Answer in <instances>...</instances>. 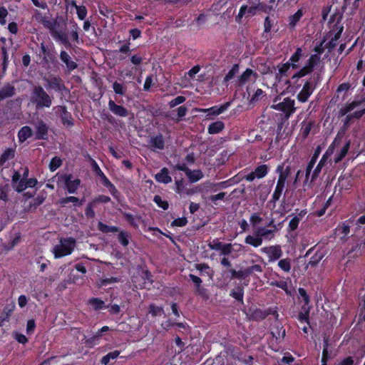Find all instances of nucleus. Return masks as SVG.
<instances>
[{
    "instance_id": "nucleus-1",
    "label": "nucleus",
    "mask_w": 365,
    "mask_h": 365,
    "mask_svg": "<svg viewBox=\"0 0 365 365\" xmlns=\"http://www.w3.org/2000/svg\"><path fill=\"white\" fill-rule=\"evenodd\" d=\"M30 101L31 103L35 104L37 108L43 107L49 108L52 103L51 98L41 86H35L34 88Z\"/></svg>"
},
{
    "instance_id": "nucleus-2",
    "label": "nucleus",
    "mask_w": 365,
    "mask_h": 365,
    "mask_svg": "<svg viewBox=\"0 0 365 365\" xmlns=\"http://www.w3.org/2000/svg\"><path fill=\"white\" fill-rule=\"evenodd\" d=\"M75 245L76 240L72 237L61 239L59 243L53 247L54 257L61 258L71 255Z\"/></svg>"
},
{
    "instance_id": "nucleus-3",
    "label": "nucleus",
    "mask_w": 365,
    "mask_h": 365,
    "mask_svg": "<svg viewBox=\"0 0 365 365\" xmlns=\"http://www.w3.org/2000/svg\"><path fill=\"white\" fill-rule=\"evenodd\" d=\"M277 172L279 173V178L272 195V200L274 202L279 200L283 192L286 180L290 174V168L287 166L284 168L283 165H280L277 166Z\"/></svg>"
},
{
    "instance_id": "nucleus-4",
    "label": "nucleus",
    "mask_w": 365,
    "mask_h": 365,
    "mask_svg": "<svg viewBox=\"0 0 365 365\" xmlns=\"http://www.w3.org/2000/svg\"><path fill=\"white\" fill-rule=\"evenodd\" d=\"M350 142H342V138L337 136L335 138L331 145L329 147H334L332 160L335 163L340 162L347 154L349 149Z\"/></svg>"
},
{
    "instance_id": "nucleus-5",
    "label": "nucleus",
    "mask_w": 365,
    "mask_h": 365,
    "mask_svg": "<svg viewBox=\"0 0 365 365\" xmlns=\"http://www.w3.org/2000/svg\"><path fill=\"white\" fill-rule=\"evenodd\" d=\"M258 74L250 68H247L235 81L237 87H242L245 85H250L254 83L257 78Z\"/></svg>"
},
{
    "instance_id": "nucleus-6",
    "label": "nucleus",
    "mask_w": 365,
    "mask_h": 365,
    "mask_svg": "<svg viewBox=\"0 0 365 365\" xmlns=\"http://www.w3.org/2000/svg\"><path fill=\"white\" fill-rule=\"evenodd\" d=\"M319 56L317 54L312 55L307 64L301 68L297 73H296L294 75H293L292 78H302L309 73H310L314 66L318 63L319 61Z\"/></svg>"
},
{
    "instance_id": "nucleus-7",
    "label": "nucleus",
    "mask_w": 365,
    "mask_h": 365,
    "mask_svg": "<svg viewBox=\"0 0 365 365\" xmlns=\"http://www.w3.org/2000/svg\"><path fill=\"white\" fill-rule=\"evenodd\" d=\"M272 108L274 110L282 111L288 118L295 111L294 101L286 98L282 102L272 105Z\"/></svg>"
},
{
    "instance_id": "nucleus-8",
    "label": "nucleus",
    "mask_w": 365,
    "mask_h": 365,
    "mask_svg": "<svg viewBox=\"0 0 365 365\" xmlns=\"http://www.w3.org/2000/svg\"><path fill=\"white\" fill-rule=\"evenodd\" d=\"M261 251L267 255L269 262L277 261L282 255V250L280 245L264 247L261 249Z\"/></svg>"
},
{
    "instance_id": "nucleus-9",
    "label": "nucleus",
    "mask_w": 365,
    "mask_h": 365,
    "mask_svg": "<svg viewBox=\"0 0 365 365\" xmlns=\"http://www.w3.org/2000/svg\"><path fill=\"white\" fill-rule=\"evenodd\" d=\"M269 227L271 228H267L264 227H258L256 229V231L257 232V235H259L261 239L265 240H272L274 236V233L278 230V228L276 225L273 224V221H271L269 224Z\"/></svg>"
},
{
    "instance_id": "nucleus-10",
    "label": "nucleus",
    "mask_w": 365,
    "mask_h": 365,
    "mask_svg": "<svg viewBox=\"0 0 365 365\" xmlns=\"http://www.w3.org/2000/svg\"><path fill=\"white\" fill-rule=\"evenodd\" d=\"M211 250L220 251L221 254L227 255L232 252L231 244H222L219 240L215 239L210 242L208 245Z\"/></svg>"
},
{
    "instance_id": "nucleus-11",
    "label": "nucleus",
    "mask_w": 365,
    "mask_h": 365,
    "mask_svg": "<svg viewBox=\"0 0 365 365\" xmlns=\"http://www.w3.org/2000/svg\"><path fill=\"white\" fill-rule=\"evenodd\" d=\"M51 34L52 37L66 47L71 46L70 41L66 33L63 31L58 30L55 26H50Z\"/></svg>"
},
{
    "instance_id": "nucleus-12",
    "label": "nucleus",
    "mask_w": 365,
    "mask_h": 365,
    "mask_svg": "<svg viewBox=\"0 0 365 365\" xmlns=\"http://www.w3.org/2000/svg\"><path fill=\"white\" fill-rule=\"evenodd\" d=\"M63 178L67 191L71 194L76 193L81 183L80 180L73 179L71 175H65Z\"/></svg>"
},
{
    "instance_id": "nucleus-13",
    "label": "nucleus",
    "mask_w": 365,
    "mask_h": 365,
    "mask_svg": "<svg viewBox=\"0 0 365 365\" xmlns=\"http://www.w3.org/2000/svg\"><path fill=\"white\" fill-rule=\"evenodd\" d=\"M314 91V87L309 81H307L302 91L297 95V99L302 103L306 102Z\"/></svg>"
},
{
    "instance_id": "nucleus-14",
    "label": "nucleus",
    "mask_w": 365,
    "mask_h": 365,
    "mask_svg": "<svg viewBox=\"0 0 365 365\" xmlns=\"http://www.w3.org/2000/svg\"><path fill=\"white\" fill-rule=\"evenodd\" d=\"M229 102L221 105L220 106H212L209 108H201L198 110L201 113H207V115H218L225 112L230 106Z\"/></svg>"
},
{
    "instance_id": "nucleus-15",
    "label": "nucleus",
    "mask_w": 365,
    "mask_h": 365,
    "mask_svg": "<svg viewBox=\"0 0 365 365\" xmlns=\"http://www.w3.org/2000/svg\"><path fill=\"white\" fill-rule=\"evenodd\" d=\"M37 184V180L35 178L21 179L16 185H14V189L16 192H21L27 187H34Z\"/></svg>"
},
{
    "instance_id": "nucleus-16",
    "label": "nucleus",
    "mask_w": 365,
    "mask_h": 365,
    "mask_svg": "<svg viewBox=\"0 0 365 365\" xmlns=\"http://www.w3.org/2000/svg\"><path fill=\"white\" fill-rule=\"evenodd\" d=\"M108 108L110 110L116 115L126 117L128 115V111L126 108L115 104L112 100H110L108 102Z\"/></svg>"
},
{
    "instance_id": "nucleus-17",
    "label": "nucleus",
    "mask_w": 365,
    "mask_h": 365,
    "mask_svg": "<svg viewBox=\"0 0 365 365\" xmlns=\"http://www.w3.org/2000/svg\"><path fill=\"white\" fill-rule=\"evenodd\" d=\"M35 138L36 139H44L47 135L48 127L46 123L39 120L36 124Z\"/></svg>"
},
{
    "instance_id": "nucleus-18",
    "label": "nucleus",
    "mask_w": 365,
    "mask_h": 365,
    "mask_svg": "<svg viewBox=\"0 0 365 365\" xmlns=\"http://www.w3.org/2000/svg\"><path fill=\"white\" fill-rule=\"evenodd\" d=\"M157 182L163 184H168L172 182V178L169 175L168 170L166 168L161 169L160 173L155 175Z\"/></svg>"
},
{
    "instance_id": "nucleus-19",
    "label": "nucleus",
    "mask_w": 365,
    "mask_h": 365,
    "mask_svg": "<svg viewBox=\"0 0 365 365\" xmlns=\"http://www.w3.org/2000/svg\"><path fill=\"white\" fill-rule=\"evenodd\" d=\"M245 242L254 247H258L262 245L263 241L255 230L254 235H249L245 237Z\"/></svg>"
},
{
    "instance_id": "nucleus-20",
    "label": "nucleus",
    "mask_w": 365,
    "mask_h": 365,
    "mask_svg": "<svg viewBox=\"0 0 365 365\" xmlns=\"http://www.w3.org/2000/svg\"><path fill=\"white\" fill-rule=\"evenodd\" d=\"M15 88L13 85H5L0 89V101L13 96L15 94Z\"/></svg>"
},
{
    "instance_id": "nucleus-21",
    "label": "nucleus",
    "mask_w": 365,
    "mask_h": 365,
    "mask_svg": "<svg viewBox=\"0 0 365 365\" xmlns=\"http://www.w3.org/2000/svg\"><path fill=\"white\" fill-rule=\"evenodd\" d=\"M33 134V130L29 126L22 127L18 133V138L20 143H24Z\"/></svg>"
},
{
    "instance_id": "nucleus-22",
    "label": "nucleus",
    "mask_w": 365,
    "mask_h": 365,
    "mask_svg": "<svg viewBox=\"0 0 365 365\" xmlns=\"http://www.w3.org/2000/svg\"><path fill=\"white\" fill-rule=\"evenodd\" d=\"M61 60L66 65L68 69L72 71L77 67L76 63L71 59L70 56L64 51H62L60 53Z\"/></svg>"
},
{
    "instance_id": "nucleus-23",
    "label": "nucleus",
    "mask_w": 365,
    "mask_h": 365,
    "mask_svg": "<svg viewBox=\"0 0 365 365\" xmlns=\"http://www.w3.org/2000/svg\"><path fill=\"white\" fill-rule=\"evenodd\" d=\"M302 56V49L301 48H297L295 53L291 56L288 61L292 68L296 69L299 67V62Z\"/></svg>"
},
{
    "instance_id": "nucleus-24",
    "label": "nucleus",
    "mask_w": 365,
    "mask_h": 365,
    "mask_svg": "<svg viewBox=\"0 0 365 365\" xmlns=\"http://www.w3.org/2000/svg\"><path fill=\"white\" fill-rule=\"evenodd\" d=\"M361 103V101H354L350 103L346 104L344 106H342L339 110V114L341 115H345L348 113L351 112L354 109H355L356 107H358Z\"/></svg>"
},
{
    "instance_id": "nucleus-25",
    "label": "nucleus",
    "mask_w": 365,
    "mask_h": 365,
    "mask_svg": "<svg viewBox=\"0 0 365 365\" xmlns=\"http://www.w3.org/2000/svg\"><path fill=\"white\" fill-rule=\"evenodd\" d=\"M186 175L187 176L189 180L191 182H195L203 178V173L200 170H189L187 171Z\"/></svg>"
},
{
    "instance_id": "nucleus-26",
    "label": "nucleus",
    "mask_w": 365,
    "mask_h": 365,
    "mask_svg": "<svg viewBox=\"0 0 365 365\" xmlns=\"http://www.w3.org/2000/svg\"><path fill=\"white\" fill-rule=\"evenodd\" d=\"M314 125L313 121L304 120L302 123V128L300 129V134L304 138H306Z\"/></svg>"
},
{
    "instance_id": "nucleus-27",
    "label": "nucleus",
    "mask_w": 365,
    "mask_h": 365,
    "mask_svg": "<svg viewBox=\"0 0 365 365\" xmlns=\"http://www.w3.org/2000/svg\"><path fill=\"white\" fill-rule=\"evenodd\" d=\"M225 124L222 121H216L211 123L208 127V133L210 134H217L223 130Z\"/></svg>"
},
{
    "instance_id": "nucleus-28",
    "label": "nucleus",
    "mask_w": 365,
    "mask_h": 365,
    "mask_svg": "<svg viewBox=\"0 0 365 365\" xmlns=\"http://www.w3.org/2000/svg\"><path fill=\"white\" fill-rule=\"evenodd\" d=\"M350 227L348 225L342 224L336 229V235L341 239H344L349 234Z\"/></svg>"
},
{
    "instance_id": "nucleus-29",
    "label": "nucleus",
    "mask_w": 365,
    "mask_h": 365,
    "mask_svg": "<svg viewBox=\"0 0 365 365\" xmlns=\"http://www.w3.org/2000/svg\"><path fill=\"white\" fill-rule=\"evenodd\" d=\"M14 157V150L9 148L4 150L3 154L0 158V165H4L6 162L9 160H11Z\"/></svg>"
},
{
    "instance_id": "nucleus-30",
    "label": "nucleus",
    "mask_w": 365,
    "mask_h": 365,
    "mask_svg": "<svg viewBox=\"0 0 365 365\" xmlns=\"http://www.w3.org/2000/svg\"><path fill=\"white\" fill-rule=\"evenodd\" d=\"M278 267L284 272H289L292 267V260L289 258L282 259L278 262Z\"/></svg>"
},
{
    "instance_id": "nucleus-31",
    "label": "nucleus",
    "mask_w": 365,
    "mask_h": 365,
    "mask_svg": "<svg viewBox=\"0 0 365 365\" xmlns=\"http://www.w3.org/2000/svg\"><path fill=\"white\" fill-rule=\"evenodd\" d=\"M331 357H332V347L329 344L328 340L324 339V344L322 358L329 359Z\"/></svg>"
},
{
    "instance_id": "nucleus-32",
    "label": "nucleus",
    "mask_w": 365,
    "mask_h": 365,
    "mask_svg": "<svg viewBox=\"0 0 365 365\" xmlns=\"http://www.w3.org/2000/svg\"><path fill=\"white\" fill-rule=\"evenodd\" d=\"M268 170L269 169L267 165H261L255 170V175H256L257 178H262L267 175V174L268 173Z\"/></svg>"
},
{
    "instance_id": "nucleus-33",
    "label": "nucleus",
    "mask_w": 365,
    "mask_h": 365,
    "mask_svg": "<svg viewBox=\"0 0 365 365\" xmlns=\"http://www.w3.org/2000/svg\"><path fill=\"white\" fill-rule=\"evenodd\" d=\"M252 312L250 314V317L252 319L255 320L263 319L267 316V313L264 311H262L259 309H255L254 310H250Z\"/></svg>"
},
{
    "instance_id": "nucleus-34",
    "label": "nucleus",
    "mask_w": 365,
    "mask_h": 365,
    "mask_svg": "<svg viewBox=\"0 0 365 365\" xmlns=\"http://www.w3.org/2000/svg\"><path fill=\"white\" fill-rule=\"evenodd\" d=\"M238 71H239V65L238 64L233 65L232 67L231 68V69L226 74V76L224 78V81L227 82L230 80L232 79L235 76V75L238 73Z\"/></svg>"
},
{
    "instance_id": "nucleus-35",
    "label": "nucleus",
    "mask_w": 365,
    "mask_h": 365,
    "mask_svg": "<svg viewBox=\"0 0 365 365\" xmlns=\"http://www.w3.org/2000/svg\"><path fill=\"white\" fill-rule=\"evenodd\" d=\"M119 281H120V279L118 277H110V278L102 279H100L97 282V286L98 287H102L107 286V285L114 283V282H118Z\"/></svg>"
},
{
    "instance_id": "nucleus-36",
    "label": "nucleus",
    "mask_w": 365,
    "mask_h": 365,
    "mask_svg": "<svg viewBox=\"0 0 365 365\" xmlns=\"http://www.w3.org/2000/svg\"><path fill=\"white\" fill-rule=\"evenodd\" d=\"M303 16V12L302 9H299L294 15L289 17V25L292 27L295 26L297 23L299 21V19Z\"/></svg>"
},
{
    "instance_id": "nucleus-37",
    "label": "nucleus",
    "mask_w": 365,
    "mask_h": 365,
    "mask_svg": "<svg viewBox=\"0 0 365 365\" xmlns=\"http://www.w3.org/2000/svg\"><path fill=\"white\" fill-rule=\"evenodd\" d=\"M151 143L155 148L162 150L164 148V140L161 135L153 138Z\"/></svg>"
},
{
    "instance_id": "nucleus-38",
    "label": "nucleus",
    "mask_w": 365,
    "mask_h": 365,
    "mask_svg": "<svg viewBox=\"0 0 365 365\" xmlns=\"http://www.w3.org/2000/svg\"><path fill=\"white\" fill-rule=\"evenodd\" d=\"M78 29V24L75 22H73L72 26H71V31L70 33V36H71V39L77 43H79Z\"/></svg>"
},
{
    "instance_id": "nucleus-39",
    "label": "nucleus",
    "mask_w": 365,
    "mask_h": 365,
    "mask_svg": "<svg viewBox=\"0 0 365 365\" xmlns=\"http://www.w3.org/2000/svg\"><path fill=\"white\" fill-rule=\"evenodd\" d=\"M149 313L153 317L160 316L164 313L163 309L161 307H158L154 304H150L149 307Z\"/></svg>"
},
{
    "instance_id": "nucleus-40",
    "label": "nucleus",
    "mask_w": 365,
    "mask_h": 365,
    "mask_svg": "<svg viewBox=\"0 0 365 365\" xmlns=\"http://www.w3.org/2000/svg\"><path fill=\"white\" fill-rule=\"evenodd\" d=\"M73 5L75 6V8L76 9V14L78 15V17L81 20H83L86 15H87V9L84 6H78L73 3Z\"/></svg>"
},
{
    "instance_id": "nucleus-41",
    "label": "nucleus",
    "mask_w": 365,
    "mask_h": 365,
    "mask_svg": "<svg viewBox=\"0 0 365 365\" xmlns=\"http://www.w3.org/2000/svg\"><path fill=\"white\" fill-rule=\"evenodd\" d=\"M89 303L95 309H101L104 307L105 302L98 298H92L90 299Z\"/></svg>"
},
{
    "instance_id": "nucleus-42",
    "label": "nucleus",
    "mask_w": 365,
    "mask_h": 365,
    "mask_svg": "<svg viewBox=\"0 0 365 365\" xmlns=\"http://www.w3.org/2000/svg\"><path fill=\"white\" fill-rule=\"evenodd\" d=\"M62 164V160L58 157H54L51 159L49 164V169L51 171H55Z\"/></svg>"
},
{
    "instance_id": "nucleus-43",
    "label": "nucleus",
    "mask_w": 365,
    "mask_h": 365,
    "mask_svg": "<svg viewBox=\"0 0 365 365\" xmlns=\"http://www.w3.org/2000/svg\"><path fill=\"white\" fill-rule=\"evenodd\" d=\"M60 204L62 205H65L69 202H73L74 204H79L81 205L80 203V201H79V199L76 197H74V196H70V197H63V198H61L59 201Z\"/></svg>"
},
{
    "instance_id": "nucleus-44",
    "label": "nucleus",
    "mask_w": 365,
    "mask_h": 365,
    "mask_svg": "<svg viewBox=\"0 0 365 365\" xmlns=\"http://www.w3.org/2000/svg\"><path fill=\"white\" fill-rule=\"evenodd\" d=\"M324 256V252H317L310 259L309 264L312 265L317 264Z\"/></svg>"
},
{
    "instance_id": "nucleus-45",
    "label": "nucleus",
    "mask_w": 365,
    "mask_h": 365,
    "mask_svg": "<svg viewBox=\"0 0 365 365\" xmlns=\"http://www.w3.org/2000/svg\"><path fill=\"white\" fill-rule=\"evenodd\" d=\"M317 156H313L312 160L309 161L307 167V169H306V179H305V182H304V184L307 183V182L308 181V178H309V174H310V172L312 170V169L313 168L315 163H316V160H317Z\"/></svg>"
},
{
    "instance_id": "nucleus-46",
    "label": "nucleus",
    "mask_w": 365,
    "mask_h": 365,
    "mask_svg": "<svg viewBox=\"0 0 365 365\" xmlns=\"http://www.w3.org/2000/svg\"><path fill=\"white\" fill-rule=\"evenodd\" d=\"M317 156H313L312 160L309 161L307 167V169H306V179H305V182H304V184L307 183V182L308 181V178H309V174H310V172L312 170V169L313 168L315 163H316V160H317Z\"/></svg>"
},
{
    "instance_id": "nucleus-47",
    "label": "nucleus",
    "mask_w": 365,
    "mask_h": 365,
    "mask_svg": "<svg viewBox=\"0 0 365 365\" xmlns=\"http://www.w3.org/2000/svg\"><path fill=\"white\" fill-rule=\"evenodd\" d=\"M154 202L163 210H167L168 208V203L158 195L154 197Z\"/></svg>"
},
{
    "instance_id": "nucleus-48",
    "label": "nucleus",
    "mask_w": 365,
    "mask_h": 365,
    "mask_svg": "<svg viewBox=\"0 0 365 365\" xmlns=\"http://www.w3.org/2000/svg\"><path fill=\"white\" fill-rule=\"evenodd\" d=\"M262 220V218L258 213H254L250 217V222L253 227H256L258 224H259Z\"/></svg>"
},
{
    "instance_id": "nucleus-49",
    "label": "nucleus",
    "mask_w": 365,
    "mask_h": 365,
    "mask_svg": "<svg viewBox=\"0 0 365 365\" xmlns=\"http://www.w3.org/2000/svg\"><path fill=\"white\" fill-rule=\"evenodd\" d=\"M128 234L125 232H120L118 235V240L123 246H127L128 245Z\"/></svg>"
},
{
    "instance_id": "nucleus-50",
    "label": "nucleus",
    "mask_w": 365,
    "mask_h": 365,
    "mask_svg": "<svg viewBox=\"0 0 365 365\" xmlns=\"http://www.w3.org/2000/svg\"><path fill=\"white\" fill-rule=\"evenodd\" d=\"M230 295L237 300H242L243 290L241 287H237L236 289L231 292Z\"/></svg>"
},
{
    "instance_id": "nucleus-51",
    "label": "nucleus",
    "mask_w": 365,
    "mask_h": 365,
    "mask_svg": "<svg viewBox=\"0 0 365 365\" xmlns=\"http://www.w3.org/2000/svg\"><path fill=\"white\" fill-rule=\"evenodd\" d=\"M185 101V98L184 96H180L176 97L173 100H172L169 103V106L170 108H174L176 106H178L180 103H182Z\"/></svg>"
},
{
    "instance_id": "nucleus-52",
    "label": "nucleus",
    "mask_w": 365,
    "mask_h": 365,
    "mask_svg": "<svg viewBox=\"0 0 365 365\" xmlns=\"http://www.w3.org/2000/svg\"><path fill=\"white\" fill-rule=\"evenodd\" d=\"M190 278L192 279V281L195 284V285L197 286V290L199 293H202V289L200 288V284L202 283V280L200 277L192 274H190Z\"/></svg>"
},
{
    "instance_id": "nucleus-53",
    "label": "nucleus",
    "mask_w": 365,
    "mask_h": 365,
    "mask_svg": "<svg viewBox=\"0 0 365 365\" xmlns=\"http://www.w3.org/2000/svg\"><path fill=\"white\" fill-rule=\"evenodd\" d=\"M343 31V27L341 26L339 29V31L335 34L334 37L331 38V40L329 41V47L333 48L336 46V41L339 38L341 33Z\"/></svg>"
},
{
    "instance_id": "nucleus-54",
    "label": "nucleus",
    "mask_w": 365,
    "mask_h": 365,
    "mask_svg": "<svg viewBox=\"0 0 365 365\" xmlns=\"http://www.w3.org/2000/svg\"><path fill=\"white\" fill-rule=\"evenodd\" d=\"M333 149L334 147H329V148L327 150L326 153L320 160L319 163L321 164L325 165L327 159L333 154Z\"/></svg>"
},
{
    "instance_id": "nucleus-55",
    "label": "nucleus",
    "mask_w": 365,
    "mask_h": 365,
    "mask_svg": "<svg viewBox=\"0 0 365 365\" xmlns=\"http://www.w3.org/2000/svg\"><path fill=\"white\" fill-rule=\"evenodd\" d=\"M245 270H246L247 275H248L252 272H261L262 271L261 266L259 264L252 265V266L248 267L247 269H246Z\"/></svg>"
},
{
    "instance_id": "nucleus-56",
    "label": "nucleus",
    "mask_w": 365,
    "mask_h": 365,
    "mask_svg": "<svg viewBox=\"0 0 365 365\" xmlns=\"http://www.w3.org/2000/svg\"><path fill=\"white\" fill-rule=\"evenodd\" d=\"M110 200V198L108 196L102 195H99L98 197L95 198L92 202H93V203H94L96 205V203H98V202L106 203V202H109Z\"/></svg>"
},
{
    "instance_id": "nucleus-57",
    "label": "nucleus",
    "mask_w": 365,
    "mask_h": 365,
    "mask_svg": "<svg viewBox=\"0 0 365 365\" xmlns=\"http://www.w3.org/2000/svg\"><path fill=\"white\" fill-rule=\"evenodd\" d=\"M264 96V91L262 89H257L254 95L252 96L251 101H257Z\"/></svg>"
},
{
    "instance_id": "nucleus-58",
    "label": "nucleus",
    "mask_w": 365,
    "mask_h": 365,
    "mask_svg": "<svg viewBox=\"0 0 365 365\" xmlns=\"http://www.w3.org/2000/svg\"><path fill=\"white\" fill-rule=\"evenodd\" d=\"M247 6L243 5V6H242L240 7V11L238 13V15L236 16V21L237 22H240L242 18L245 15H247Z\"/></svg>"
},
{
    "instance_id": "nucleus-59",
    "label": "nucleus",
    "mask_w": 365,
    "mask_h": 365,
    "mask_svg": "<svg viewBox=\"0 0 365 365\" xmlns=\"http://www.w3.org/2000/svg\"><path fill=\"white\" fill-rule=\"evenodd\" d=\"M187 222V220L185 217L178 218L172 222L173 226L182 227L185 226Z\"/></svg>"
},
{
    "instance_id": "nucleus-60",
    "label": "nucleus",
    "mask_w": 365,
    "mask_h": 365,
    "mask_svg": "<svg viewBox=\"0 0 365 365\" xmlns=\"http://www.w3.org/2000/svg\"><path fill=\"white\" fill-rule=\"evenodd\" d=\"M8 11L4 7L0 8V24L4 25L6 24V17L7 16Z\"/></svg>"
},
{
    "instance_id": "nucleus-61",
    "label": "nucleus",
    "mask_w": 365,
    "mask_h": 365,
    "mask_svg": "<svg viewBox=\"0 0 365 365\" xmlns=\"http://www.w3.org/2000/svg\"><path fill=\"white\" fill-rule=\"evenodd\" d=\"M113 88L115 93L123 95L124 89L122 84L115 82L113 85Z\"/></svg>"
},
{
    "instance_id": "nucleus-62",
    "label": "nucleus",
    "mask_w": 365,
    "mask_h": 365,
    "mask_svg": "<svg viewBox=\"0 0 365 365\" xmlns=\"http://www.w3.org/2000/svg\"><path fill=\"white\" fill-rule=\"evenodd\" d=\"M153 77L152 76H148L146 77L145 78V83H144V86H143V89L144 91H149L150 88H151L152 85H153Z\"/></svg>"
},
{
    "instance_id": "nucleus-63",
    "label": "nucleus",
    "mask_w": 365,
    "mask_h": 365,
    "mask_svg": "<svg viewBox=\"0 0 365 365\" xmlns=\"http://www.w3.org/2000/svg\"><path fill=\"white\" fill-rule=\"evenodd\" d=\"M95 205L94 203H93V202H90L86 210V215L88 216V217H94L95 215V212H94V210H93V206Z\"/></svg>"
},
{
    "instance_id": "nucleus-64",
    "label": "nucleus",
    "mask_w": 365,
    "mask_h": 365,
    "mask_svg": "<svg viewBox=\"0 0 365 365\" xmlns=\"http://www.w3.org/2000/svg\"><path fill=\"white\" fill-rule=\"evenodd\" d=\"M28 303V298L25 295H20L18 298V304L21 308L24 307Z\"/></svg>"
}]
</instances>
